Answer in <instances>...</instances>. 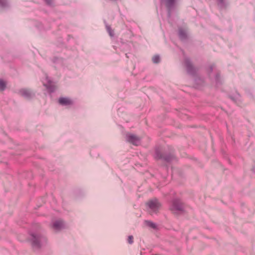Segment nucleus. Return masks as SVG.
I'll list each match as a JSON object with an SVG mask.
<instances>
[{
    "label": "nucleus",
    "instance_id": "nucleus-13",
    "mask_svg": "<svg viewBox=\"0 0 255 255\" xmlns=\"http://www.w3.org/2000/svg\"><path fill=\"white\" fill-rule=\"evenodd\" d=\"M51 62L53 66L56 68H59L62 67L64 64V60L63 58L59 57H54L51 58Z\"/></svg>",
    "mask_w": 255,
    "mask_h": 255
},
{
    "label": "nucleus",
    "instance_id": "nucleus-14",
    "mask_svg": "<svg viewBox=\"0 0 255 255\" xmlns=\"http://www.w3.org/2000/svg\"><path fill=\"white\" fill-rule=\"evenodd\" d=\"M178 36L182 41H185L188 37L187 29L185 28L180 27L178 29Z\"/></svg>",
    "mask_w": 255,
    "mask_h": 255
},
{
    "label": "nucleus",
    "instance_id": "nucleus-22",
    "mask_svg": "<svg viewBox=\"0 0 255 255\" xmlns=\"http://www.w3.org/2000/svg\"><path fill=\"white\" fill-rule=\"evenodd\" d=\"M152 62L155 64H158L160 61V57L159 55H154L152 59Z\"/></svg>",
    "mask_w": 255,
    "mask_h": 255
},
{
    "label": "nucleus",
    "instance_id": "nucleus-4",
    "mask_svg": "<svg viewBox=\"0 0 255 255\" xmlns=\"http://www.w3.org/2000/svg\"><path fill=\"white\" fill-rule=\"evenodd\" d=\"M206 70H207V72L210 78L212 77L211 73L212 72L214 73V77L215 82L216 83L217 85L221 84L222 78L220 76V73L217 70L215 64H212L209 65L208 66V67L207 68Z\"/></svg>",
    "mask_w": 255,
    "mask_h": 255
},
{
    "label": "nucleus",
    "instance_id": "nucleus-12",
    "mask_svg": "<svg viewBox=\"0 0 255 255\" xmlns=\"http://www.w3.org/2000/svg\"><path fill=\"white\" fill-rule=\"evenodd\" d=\"M164 2L168 10V17L171 16L172 10L173 9L176 0H161Z\"/></svg>",
    "mask_w": 255,
    "mask_h": 255
},
{
    "label": "nucleus",
    "instance_id": "nucleus-26",
    "mask_svg": "<svg viewBox=\"0 0 255 255\" xmlns=\"http://www.w3.org/2000/svg\"><path fill=\"white\" fill-rule=\"evenodd\" d=\"M253 171L255 173V167L253 168Z\"/></svg>",
    "mask_w": 255,
    "mask_h": 255
},
{
    "label": "nucleus",
    "instance_id": "nucleus-5",
    "mask_svg": "<svg viewBox=\"0 0 255 255\" xmlns=\"http://www.w3.org/2000/svg\"><path fill=\"white\" fill-rule=\"evenodd\" d=\"M155 158L156 159H161L166 162H169L172 161L175 157L173 154L171 153L162 154L160 149L156 148L155 151Z\"/></svg>",
    "mask_w": 255,
    "mask_h": 255
},
{
    "label": "nucleus",
    "instance_id": "nucleus-1",
    "mask_svg": "<svg viewBox=\"0 0 255 255\" xmlns=\"http://www.w3.org/2000/svg\"><path fill=\"white\" fill-rule=\"evenodd\" d=\"M30 240L32 248L35 250H39L44 248L47 244L46 237L41 233H32L30 234Z\"/></svg>",
    "mask_w": 255,
    "mask_h": 255
},
{
    "label": "nucleus",
    "instance_id": "nucleus-23",
    "mask_svg": "<svg viewBox=\"0 0 255 255\" xmlns=\"http://www.w3.org/2000/svg\"><path fill=\"white\" fill-rule=\"evenodd\" d=\"M128 242L129 244H132L133 243V237L132 236L130 235L128 237Z\"/></svg>",
    "mask_w": 255,
    "mask_h": 255
},
{
    "label": "nucleus",
    "instance_id": "nucleus-7",
    "mask_svg": "<svg viewBox=\"0 0 255 255\" xmlns=\"http://www.w3.org/2000/svg\"><path fill=\"white\" fill-rule=\"evenodd\" d=\"M126 138L127 142L135 146H138L141 142L140 137L131 133H127Z\"/></svg>",
    "mask_w": 255,
    "mask_h": 255
},
{
    "label": "nucleus",
    "instance_id": "nucleus-16",
    "mask_svg": "<svg viewBox=\"0 0 255 255\" xmlns=\"http://www.w3.org/2000/svg\"><path fill=\"white\" fill-rule=\"evenodd\" d=\"M144 223L146 226H147V227H148L151 229H153L154 230L157 229V226L156 225V224L151 221L145 220L144 221Z\"/></svg>",
    "mask_w": 255,
    "mask_h": 255
},
{
    "label": "nucleus",
    "instance_id": "nucleus-15",
    "mask_svg": "<svg viewBox=\"0 0 255 255\" xmlns=\"http://www.w3.org/2000/svg\"><path fill=\"white\" fill-rule=\"evenodd\" d=\"M9 6V4L7 0H0V10L6 9Z\"/></svg>",
    "mask_w": 255,
    "mask_h": 255
},
{
    "label": "nucleus",
    "instance_id": "nucleus-2",
    "mask_svg": "<svg viewBox=\"0 0 255 255\" xmlns=\"http://www.w3.org/2000/svg\"><path fill=\"white\" fill-rule=\"evenodd\" d=\"M146 205L148 212L151 215L157 214L161 206V203L156 198L149 200Z\"/></svg>",
    "mask_w": 255,
    "mask_h": 255
},
{
    "label": "nucleus",
    "instance_id": "nucleus-17",
    "mask_svg": "<svg viewBox=\"0 0 255 255\" xmlns=\"http://www.w3.org/2000/svg\"><path fill=\"white\" fill-rule=\"evenodd\" d=\"M195 84L196 88H200L203 85L204 80L201 78H197L195 79Z\"/></svg>",
    "mask_w": 255,
    "mask_h": 255
},
{
    "label": "nucleus",
    "instance_id": "nucleus-6",
    "mask_svg": "<svg viewBox=\"0 0 255 255\" xmlns=\"http://www.w3.org/2000/svg\"><path fill=\"white\" fill-rule=\"evenodd\" d=\"M58 104L65 108H70L74 105V100L69 97L62 96L58 99Z\"/></svg>",
    "mask_w": 255,
    "mask_h": 255
},
{
    "label": "nucleus",
    "instance_id": "nucleus-27",
    "mask_svg": "<svg viewBox=\"0 0 255 255\" xmlns=\"http://www.w3.org/2000/svg\"><path fill=\"white\" fill-rule=\"evenodd\" d=\"M126 55L127 57H128V55H127V54H126Z\"/></svg>",
    "mask_w": 255,
    "mask_h": 255
},
{
    "label": "nucleus",
    "instance_id": "nucleus-18",
    "mask_svg": "<svg viewBox=\"0 0 255 255\" xmlns=\"http://www.w3.org/2000/svg\"><path fill=\"white\" fill-rule=\"evenodd\" d=\"M217 1L218 6L221 8H224L228 4L227 0H217Z\"/></svg>",
    "mask_w": 255,
    "mask_h": 255
},
{
    "label": "nucleus",
    "instance_id": "nucleus-25",
    "mask_svg": "<svg viewBox=\"0 0 255 255\" xmlns=\"http://www.w3.org/2000/svg\"><path fill=\"white\" fill-rule=\"evenodd\" d=\"M44 1L46 2V3L49 5H52V0H44Z\"/></svg>",
    "mask_w": 255,
    "mask_h": 255
},
{
    "label": "nucleus",
    "instance_id": "nucleus-8",
    "mask_svg": "<svg viewBox=\"0 0 255 255\" xmlns=\"http://www.w3.org/2000/svg\"><path fill=\"white\" fill-rule=\"evenodd\" d=\"M19 93L27 100H30L35 96V93L29 89H22L19 90Z\"/></svg>",
    "mask_w": 255,
    "mask_h": 255
},
{
    "label": "nucleus",
    "instance_id": "nucleus-11",
    "mask_svg": "<svg viewBox=\"0 0 255 255\" xmlns=\"http://www.w3.org/2000/svg\"><path fill=\"white\" fill-rule=\"evenodd\" d=\"M43 85L46 88L50 93L54 92L55 90V86L47 76H45V81H43Z\"/></svg>",
    "mask_w": 255,
    "mask_h": 255
},
{
    "label": "nucleus",
    "instance_id": "nucleus-24",
    "mask_svg": "<svg viewBox=\"0 0 255 255\" xmlns=\"http://www.w3.org/2000/svg\"><path fill=\"white\" fill-rule=\"evenodd\" d=\"M121 42L122 43V44H123V45L124 46L123 47H122V49L123 50H127V46H128V44H126V43H125L122 39L121 40Z\"/></svg>",
    "mask_w": 255,
    "mask_h": 255
},
{
    "label": "nucleus",
    "instance_id": "nucleus-19",
    "mask_svg": "<svg viewBox=\"0 0 255 255\" xmlns=\"http://www.w3.org/2000/svg\"><path fill=\"white\" fill-rule=\"evenodd\" d=\"M230 98L234 102L237 103L238 101L239 100L240 96L239 94L237 92H236L234 95L229 96Z\"/></svg>",
    "mask_w": 255,
    "mask_h": 255
},
{
    "label": "nucleus",
    "instance_id": "nucleus-3",
    "mask_svg": "<svg viewBox=\"0 0 255 255\" xmlns=\"http://www.w3.org/2000/svg\"><path fill=\"white\" fill-rule=\"evenodd\" d=\"M170 209L175 214H180L184 212L185 207L180 199H175L172 202Z\"/></svg>",
    "mask_w": 255,
    "mask_h": 255
},
{
    "label": "nucleus",
    "instance_id": "nucleus-20",
    "mask_svg": "<svg viewBox=\"0 0 255 255\" xmlns=\"http://www.w3.org/2000/svg\"><path fill=\"white\" fill-rule=\"evenodd\" d=\"M6 87V82L3 79H0V91H3Z\"/></svg>",
    "mask_w": 255,
    "mask_h": 255
},
{
    "label": "nucleus",
    "instance_id": "nucleus-10",
    "mask_svg": "<svg viewBox=\"0 0 255 255\" xmlns=\"http://www.w3.org/2000/svg\"><path fill=\"white\" fill-rule=\"evenodd\" d=\"M187 73L191 75H194L196 72V69L193 67L191 60L189 58H186L184 61Z\"/></svg>",
    "mask_w": 255,
    "mask_h": 255
},
{
    "label": "nucleus",
    "instance_id": "nucleus-21",
    "mask_svg": "<svg viewBox=\"0 0 255 255\" xmlns=\"http://www.w3.org/2000/svg\"><path fill=\"white\" fill-rule=\"evenodd\" d=\"M106 28L107 31L108 32L109 35L111 37H113L114 36V31L112 29L110 25L107 24L106 25Z\"/></svg>",
    "mask_w": 255,
    "mask_h": 255
},
{
    "label": "nucleus",
    "instance_id": "nucleus-9",
    "mask_svg": "<svg viewBox=\"0 0 255 255\" xmlns=\"http://www.w3.org/2000/svg\"><path fill=\"white\" fill-rule=\"evenodd\" d=\"M51 227L55 232H58L65 228V224L62 220H58L53 222Z\"/></svg>",
    "mask_w": 255,
    "mask_h": 255
}]
</instances>
